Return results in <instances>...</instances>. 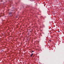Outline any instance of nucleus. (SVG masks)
Returning a JSON list of instances; mask_svg holds the SVG:
<instances>
[{"mask_svg": "<svg viewBox=\"0 0 64 64\" xmlns=\"http://www.w3.org/2000/svg\"><path fill=\"white\" fill-rule=\"evenodd\" d=\"M33 54H32L30 56L31 57H32V56H33Z\"/></svg>", "mask_w": 64, "mask_h": 64, "instance_id": "f257e3e1", "label": "nucleus"}, {"mask_svg": "<svg viewBox=\"0 0 64 64\" xmlns=\"http://www.w3.org/2000/svg\"><path fill=\"white\" fill-rule=\"evenodd\" d=\"M12 14V12H10L9 14Z\"/></svg>", "mask_w": 64, "mask_h": 64, "instance_id": "f03ea898", "label": "nucleus"}, {"mask_svg": "<svg viewBox=\"0 0 64 64\" xmlns=\"http://www.w3.org/2000/svg\"><path fill=\"white\" fill-rule=\"evenodd\" d=\"M32 53L33 52H34V51H32Z\"/></svg>", "mask_w": 64, "mask_h": 64, "instance_id": "7ed1b4c3", "label": "nucleus"}, {"mask_svg": "<svg viewBox=\"0 0 64 64\" xmlns=\"http://www.w3.org/2000/svg\"><path fill=\"white\" fill-rule=\"evenodd\" d=\"M49 41H50V42H51V40H49Z\"/></svg>", "mask_w": 64, "mask_h": 64, "instance_id": "20e7f679", "label": "nucleus"}]
</instances>
